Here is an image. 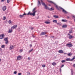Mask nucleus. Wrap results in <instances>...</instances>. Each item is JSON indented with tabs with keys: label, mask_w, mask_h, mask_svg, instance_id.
<instances>
[{
	"label": "nucleus",
	"mask_w": 75,
	"mask_h": 75,
	"mask_svg": "<svg viewBox=\"0 0 75 75\" xmlns=\"http://www.w3.org/2000/svg\"><path fill=\"white\" fill-rule=\"evenodd\" d=\"M35 12H36V11H34V12L33 13H31V12L30 11H29L28 13L27 14L26 13H24L23 14V16H35Z\"/></svg>",
	"instance_id": "nucleus-1"
},
{
	"label": "nucleus",
	"mask_w": 75,
	"mask_h": 75,
	"mask_svg": "<svg viewBox=\"0 0 75 75\" xmlns=\"http://www.w3.org/2000/svg\"><path fill=\"white\" fill-rule=\"evenodd\" d=\"M66 47H72V44L71 42H69L67 44H66Z\"/></svg>",
	"instance_id": "nucleus-2"
},
{
	"label": "nucleus",
	"mask_w": 75,
	"mask_h": 75,
	"mask_svg": "<svg viewBox=\"0 0 75 75\" xmlns=\"http://www.w3.org/2000/svg\"><path fill=\"white\" fill-rule=\"evenodd\" d=\"M4 41L6 42V44H7L8 43V38H6L4 39Z\"/></svg>",
	"instance_id": "nucleus-3"
},
{
	"label": "nucleus",
	"mask_w": 75,
	"mask_h": 75,
	"mask_svg": "<svg viewBox=\"0 0 75 75\" xmlns=\"http://www.w3.org/2000/svg\"><path fill=\"white\" fill-rule=\"evenodd\" d=\"M59 7V8H61V9H62V10H63V11H62L63 12H64V13L66 14L68 13V12H67L66 11H65V10H64V9H63L61 7Z\"/></svg>",
	"instance_id": "nucleus-4"
},
{
	"label": "nucleus",
	"mask_w": 75,
	"mask_h": 75,
	"mask_svg": "<svg viewBox=\"0 0 75 75\" xmlns=\"http://www.w3.org/2000/svg\"><path fill=\"white\" fill-rule=\"evenodd\" d=\"M47 32H44L41 33H40V35H45V34H46Z\"/></svg>",
	"instance_id": "nucleus-5"
},
{
	"label": "nucleus",
	"mask_w": 75,
	"mask_h": 75,
	"mask_svg": "<svg viewBox=\"0 0 75 75\" xmlns=\"http://www.w3.org/2000/svg\"><path fill=\"white\" fill-rule=\"evenodd\" d=\"M17 25H14L11 28V29H14V28H17Z\"/></svg>",
	"instance_id": "nucleus-6"
},
{
	"label": "nucleus",
	"mask_w": 75,
	"mask_h": 75,
	"mask_svg": "<svg viewBox=\"0 0 75 75\" xmlns=\"http://www.w3.org/2000/svg\"><path fill=\"white\" fill-rule=\"evenodd\" d=\"M4 34H2L0 35V39H3L4 38Z\"/></svg>",
	"instance_id": "nucleus-7"
},
{
	"label": "nucleus",
	"mask_w": 75,
	"mask_h": 75,
	"mask_svg": "<svg viewBox=\"0 0 75 75\" xmlns=\"http://www.w3.org/2000/svg\"><path fill=\"white\" fill-rule=\"evenodd\" d=\"M21 59V56H18L17 57V60H20V59Z\"/></svg>",
	"instance_id": "nucleus-8"
},
{
	"label": "nucleus",
	"mask_w": 75,
	"mask_h": 75,
	"mask_svg": "<svg viewBox=\"0 0 75 75\" xmlns=\"http://www.w3.org/2000/svg\"><path fill=\"white\" fill-rule=\"evenodd\" d=\"M2 10L3 11H5L6 10V6H5L2 7Z\"/></svg>",
	"instance_id": "nucleus-9"
},
{
	"label": "nucleus",
	"mask_w": 75,
	"mask_h": 75,
	"mask_svg": "<svg viewBox=\"0 0 75 75\" xmlns=\"http://www.w3.org/2000/svg\"><path fill=\"white\" fill-rule=\"evenodd\" d=\"M13 48H14V46L13 45L11 46L9 48L10 50H13Z\"/></svg>",
	"instance_id": "nucleus-10"
},
{
	"label": "nucleus",
	"mask_w": 75,
	"mask_h": 75,
	"mask_svg": "<svg viewBox=\"0 0 75 75\" xmlns=\"http://www.w3.org/2000/svg\"><path fill=\"white\" fill-rule=\"evenodd\" d=\"M41 0V3H42V5H43V6H46V5H45V4L44 3L42 2V0Z\"/></svg>",
	"instance_id": "nucleus-11"
},
{
	"label": "nucleus",
	"mask_w": 75,
	"mask_h": 75,
	"mask_svg": "<svg viewBox=\"0 0 75 75\" xmlns=\"http://www.w3.org/2000/svg\"><path fill=\"white\" fill-rule=\"evenodd\" d=\"M12 29H11V30L9 29V31H8V33H12Z\"/></svg>",
	"instance_id": "nucleus-12"
},
{
	"label": "nucleus",
	"mask_w": 75,
	"mask_h": 75,
	"mask_svg": "<svg viewBox=\"0 0 75 75\" xmlns=\"http://www.w3.org/2000/svg\"><path fill=\"white\" fill-rule=\"evenodd\" d=\"M45 9H47V10H50V8H49V7H47V5H46L45 6Z\"/></svg>",
	"instance_id": "nucleus-13"
},
{
	"label": "nucleus",
	"mask_w": 75,
	"mask_h": 75,
	"mask_svg": "<svg viewBox=\"0 0 75 75\" xmlns=\"http://www.w3.org/2000/svg\"><path fill=\"white\" fill-rule=\"evenodd\" d=\"M58 52L59 53L62 54V53H63V52H64V51H63V50H59L58 51Z\"/></svg>",
	"instance_id": "nucleus-14"
},
{
	"label": "nucleus",
	"mask_w": 75,
	"mask_h": 75,
	"mask_svg": "<svg viewBox=\"0 0 75 75\" xmlns=\"http://www.w3.org/2000/svg\"><path fill=\"white\" fill-rule=\"evenodd\" d=\"M66 61H72L71 60V59H70V58H67V59H66Z\"/></svg>",
	"instance_id": "nucleus-15"
},
{
	"label": "nucleus",
	"mask_w": 75,
	"mask_h": 75,
	"mask_svg": "<svg viewBox=\"0 0 75 75\" xmlns=\"http://www.w3.org/2000/svg\"><path fill=\"white\" fill-rule=\"evenodd\" d=\"M73 37L72 36V35H69V39H71V38H72Z\"/></svg>",
	"instance_id": "nucleus-16"
},
{
	"label": "nucleus",
	"mask_w": 75,
	"mask_h": 75,
	"mask_svg": "<svg viewBox=\"0 0 75 75\" xmlns=\"http://www.w3.org/2000/svg\"><path fill=\"white\" fill-rule=\"evenodd\" d=\"M45 23L46 24H50L51 23L50 22H48V21H45Z\"/></svg>",
	"instance_id": "nucleus-17"
},
{
	"label": "nucleus",
	"mask_w": 75,
	"mask_h": 75,
	"mask_svg": "<svg viewBox=\"0 0 75 75\" xmlns=\"http://www.w3.org/2000/svg\"><path fill=\"white\" fill-rule=\"evenodd\" d=\"M62 21L63 22H67V20L64 19H62Z\"/></svg>",
	"instance_id": "nucleus-18"
},
{
	"label": "nucleus",
	"mask_w": 75,
	"mask_h": 75,
	"mask_svg": "<svg viewBox=\"0 0 75 75\" xmlns=\"http://www.w3.org/2000/svg\"><path fill=\"white\" fill-rule=\"evenodd\" d=\"M54 17V18H58V16H57L54 15L53 16Z\"/></svg>",
	"instance_id": "nucleus-19"
},
{
	"label": "nucleus",
	"mask_w": 75,
	"mask_h": 75,
	"mask_svg": "<svg viewBox=\"0 0 75 75\" xmlns=\"http://www.w3.org/2000/svg\"><path fill=\"white\" fill-rule=\"evenodd\" d=\"M53 23H57V21L56 20H53Z\"/></svg>",
	"instance_id": "nucleus-20"
},
{
	"label": "nucleus",
	"mask_w": 75,
	"mask_h": 75,
	"mask_svg": "<svg viewBox=\"0 0 75 75\" xmlns=\"http://www.w3.org/2000/svg\"><path fill=\"white\" fill-rule=\"evenodd\" d=\"M62 28H66L67 27V25H63L62 26Z\"/></svg>",
	"instance_id": "nucleus-21"
},
{
	"label": "nucleus",
	"mask_w": 75,
	"mask_h": 75,
	"mask_svg": "<svg viewBox=\"0 0 75 75\" xmlns=\"http://www.w3.org/2000/svg\"><path fill=\"white\" fill-rule=\"evenodd\" d=\"M71 75H73V74H74V71H73V70H72V69H71Z\"/></svg>",
	"instance_id": "nucleus-22"
},
{
	"label": "nucleus",
	"mask_w": 75,
	"mask_h": 75,
	"mask_svg": "<svg viewBox=\"0 0 75 75\" xmlns=\"http://www.w3.org/2000/svg\"><path fill=\"white\" fill-rule=\"evenodd\" d=\"M35 8H34L33 10V13H34V11H35L36 12H35V13H36L37 12V11H35Z\"/></svg>",
	"instance_id": "nucleus-23"
},
{
	"label": "nucleus",
	"mask_w": 75,
	"mask_h": 75,
	"mask_svg": "<svg viewBox=\"0 0 75 75\" xmlns=\"http://www.w3.org/2000/svg\"><path fill=\"white\" fill-rule=\"evenodd\" d=\"M49 2L50 3H52L53 4H54L55 5V3L53 2L52 1H49Z\"/></svg>",
	"instance_id": "nucleus-24"
},
{
	"label": "nucleus",
	"mask_w": 75,
	"mask_h": 75,
	"mask_svg": "<svg viewBox=\"0 0 75 75\" xmlns=\"http://www.w3.org/2000/svg\"><path fill=\"white\" fill-rule=\"evenodd\" d=\"M52 65H53V66H55V65H56V63L55 62H53L52 63Z\"/></svg>",
	"instance_id": "nucleus-25"
},
{
	"label": "nucleus",
	"mask_w": 75,
	"mask_h": 75,
	"mask_svg": "<svg viewBox=\"0 0 75 75\" xmlns=\"http://www.w3.org/2000/svg\"><path fill=\"white\" fill-rule=\"evenodd\" d=\"M20 17V18H23V17H24V16H23V15H20L19 16Z\"/></svg>",
	"instance_id": "nucleus-26"
},
{
	"label": "nucleus",
	"mask_w": 75,
	"mask_h": 75,
	"mask_svg": "<svg viewBox=\"0 0 75 75\" xmlns=\"http://www.w3.org/2000/svg\"><path fill=\"white\" fill-rule=\"evenodd\" d=\"M8 23L9 24H13V23L11 22V21L10 20H9L8 21Z\"/></svg>",
	"instance_id": "nucleus-27"
},
{
	"label": "nucleus",
	"mask_w": 75,
	"mask_h": 75,
	"mask_svg": "<svg viewBox=\"0 0 75 75\" xmlns=\"http://www.w3.org/2000/svg\"><path fill=\"white\" fill-rule=\"evenodd\" d=\"M75 59V56H74V57H73L72 59H71V60L72 61V60H74V59Z\"/></svg>",
	"instance_id": "nucleus-28"
},
{
	"label": "nucleus",
	"mask_w": 75,
	"mask_h": 75,
	"mask_svg": "<svg viewBox=\"0 0 75 75\" xmlns=\"http://www.w3.org/2000/svg\"><path fill=\"white\" fill-rule=\"evenodd\" d=\"M73 32L72 31V30H71L69 31V33H70V34H71V33H72Z\"/></svg>",
	"instance_id": "nucleus-29"
},
{
	"label": "nucleus",
	"mask_w": 75,
	"mask_h": 75,
	"mask_svg": "<svg viewBox=\"0 0 75 75\" xmlns=\"http://www.w3.org/2000/svg\"><path fill=\"white\" fill-rule=\"evenodd\" d=\"M4 47H5V46L4 45H2L1 46V48H4Z\"/></svg>",
	"instance_id": "nucleus-30"
},
{
	"label": "nucleus",
	"mask_w": 75,
	"mask_h": 75,
	"mask_svg": "<svg viewBox=\"0 0 75 75\" xmlns=\"http://www.w3.org/2000/svg\"><path fill=\"white\" fill-rule=\"evenodd\" d=\"M54 10V8H51L50 9V10Z\"/></svg>",
	"instance_id": "nucleus-31"
},
{
	"label": "nucleus",
	"mask_w": 75,
	"mask_h": 75,
	"mask_svg": "<svg viewBox=\"0 0 75 75\" xmlns=\"http://www.w3.org/2000/svg\"><path fill=\"white\" fill-rule=\"evenodd\" d=\"M67 55H68V56H71V55H72V54L71 53H69L67 54Z\"/></svg>",
	"instance_id": "nucleus-32"
},
{
	"label": "nucleus",
	"mask_w": 75,
	"mask_h": 75,
	"mask_svg": "<svg viewBox=\"0 0 75 75\" xmlns=\"http://www.w3.org/2000/svg\"><path fill=\"white\" fill-rule=\"evenodd\" d=\"M61 62L62 63H64V62H65V60H62L61 61Z\"/></svg>",
	"instance_id": "nucleus-33"
},
{
	"label": "nucleus",
	"mask_w": 75,
	"mask_h": 75,
	"mask_svg": "<svg viewBox=\"0 0 75 75\" xmlns=\"http://www.w3.org/2000/svg\"><path fill=\"white\" fill-rule=\"evenodd\" d=\"M33 49H32L30 50L29 52H31V51H33Z\"/></svg>",
	"instance_id": "nucleus-34"
},
{
	"label": "nucleus",
	"mask_w": 75,
	"mask_h": 75,
	"mask_svg": "<svg viewBox=\"0 0 75 75\" xmlns=\"http://www.w3.org/2000/svg\"><path fill=\"white\" fill-rule=\"evenodd\" d=\"M27 75H30V73L28 71L27 72Z\"/></svg>",
	"instance_id": "nucleus-35"
},
{
	"label": "nucleus",
	"mask_w": 75,
	"mask_h": 75,
	"mask_svg": "<svg viewBox=\"0 0 75 75\" xmlns=\"http://www.w3.org/2000/svg\"><path fill=\"white\" fill-rule=\"evenodd\" d=\"M6 17H4L3 18V20H6Z\"/></svg>",
	"instance_id": "nucleus-36"
},
{
	"label": "nucleus",
	"mask_w": 75,
	"mask_h": 75,
	"mask_svg": "<svg viewBox=\"0 0 75 75\" xmlns=\"http://www.w3.org/2000/svg\"><path fill=\"white\" fill-rule=\"evenodd\" d=\"M13 74H15V75H16V74H17V71H14V73H13Z\"/></svg>",
	"instance_id": "nucleus-37"
},
{
	"label": "nucleus",
	"mask_w": 75,
	"mask_h": 75,
	"mask_svg": "<svg viewBox=\"0 0 75 75\" xmlns=\"http://www.w3.org/2000/svg\"><path fill=\"white\" fill-rule=\"evenodd\" d=\"M59 25H61V24L59 23H57Z\"/></svg>",
	"instance_id": "nucleus-38"
},
{
	"label": "nucleus",
	"mask_w": 75,
	"mask_h": 75,
	"mask_svg": "<svg viewBox=\"0 0 75 75\" xmlns=\"http://www.w3.org/2000/svg\"><path fill=\"white\" fill-rule=\"evenodd\" d=\"M7 2L8 3H9V2H10V0H7Z\"/></svg>",
	"instance_id": "nucleus-39"
},
{
	"label": "nucleus",
	"mask_w": 75,
	"mask_h": 75,
	"mask_svg": "<svg viewBox=\"0 0 75 75\" xmlns=\"http://www.w3.org/2000/svg\"><path fill=\"white\" fill-rule=\"evenodd\" d=\"M20 52H23V50L22 49H21L20 50Z\"/></svg>",
	"instance_id": "nucleus-40"
},
{
	"label": "nucleus",
	"mask_w": 75,
	"mask_h": 75,
	"mask_svg": "<svg viewBox=\"0 0 75 75\" xmlns=\"http://www.w3.org/2000/svg\"><path fill=\"white\" fill-rule=\"evenodd\" d=\"M42 67H43V68L45 67V66L44 65H42Z\"/></svg>",
	"instance_id": "nucleus-41"
},
{
	"label": "nucleus",
	"mask_w": 75,
	"mask_h": 75,
	"mask_svg": "<svg viewBox=\"0 0 75 75\" xmlns=\"http://www.w3.org/2000/svg\"><path fill=\"white\" fill-rule=\"evenodd\" d=\"M38 3L40 5H41V4H40V2L39 1H38Z\"/></svg>",
	"instance_id": "nucleus-42"
},
{
	"label": "nucleus",
	"mask_w": 75,
	"mask_h": 75,
	"mask_svg": "<svg viewBox=\"0 0 75 75\" xmlns=\"http://www.w3.org/2000/svg\"><path fill=\"white\" fill-rule=\"evenodd\" d=\"M21 73H19L18 74V75H21Z\"/></svg>",
	"instance_id": "nucleus-43"
},
{
	"label": "nucleus",
	"mask_w": 75,
	"mask_h": 75,
	"mask_svg": "<svg viewBox=\"0 0 75 75\" xmlns=\"http://www.w3.org/2000/svg\"><path fill=\"white\" fill-rule=\"evenodd\" d=\"M30 29H31V30H33V29H34V28H31Z\"/></svg>",
	"instance_id": "nucleus-44"
},
{
	"label": "nucleus",
	"mask_w": 75,
	"mask_h": 75,
	"mask_svg": "<svg viewBox=\"0 0 75 75\" xmlns=\"http://www.w3.org/2000/svg\"><path fill=\"white\" fill-rule=\"evenodd\" d=\"M64 66V65H63L61 67V68H62V67H63Z\"/></svg>",
	"instance_id": "nucleus-45"
},
{
	"label": "nucleus",
	"mask_w": 75,
	"mask_h": 75,
	"mask_svg": "<svg viewBox=\"0 0 75 75\" xmlns=\"http://www.w3.org/2000/svg\"><path fill=\"white\" fill-rule=\"evenodd\" d=\"M51 38H54V36H50Z\"/></svg>",
	"instance_id": "nucleus-46"
},
{
	"label": "nucleus",
	"mask_w": 75,
	"mask_h": 75,
	"mask_svg": "<svg viewBox=\"0 0 75 75\" xmlns=\"http://www.w3.org/2000/svg\"><path fill=\"white\" fill-rule=\"evenodd\" d=\"M56 8H58V6H57V5H56Z\"/></svg>",
	"instance_id": "nucleus-47"
},
{
	"label": "nucleus",
	"mask_w": 75,
	"mask_h": 75,
	"mask_svg": "<svg viewBox=\"0 0 75 75\" xmlns=\"http://www.w3.org/2000/svg\"><path fill=\"white\" fill-rule=\"evenodd\" d=\"M2 51V49L1 48H0V51Z\"/></svg>",
	"instance_id": "nucleus-48"
},
{
	"label": "nucleus",
	"mask_w": 75,
	"mask_h": 75,
	"mask_svg": "<svg viewBox=\"0 0 75 75\" xmlns=\"http://www.w3.org/2000/svg\"><path fill=\"white\" fill-rule=\"evenodd\" d=\"M28 59L29 60H30L31 59V58L30 57H28Z\"/></svg>",
	"instance_id": "nucleus-49"
},
{
	"label": "nucleus",
	"mask_w": 75,
	"mask_h": 75,
	"mask_svg": "<svg viewBox=\"0 0 75 75\" xmlns=\"http://www.w3.org/2000/svg\"><path fill=\"white\" fill-rule=\"evenodd\" d=\"M4 1V0H1V1L2 2H3V1Z\"/></svg>",
	"instance_id": "nucleus-50"
},
{
	"label": "nucleus",
	"mask_w": 75,
	"mask_h": 75,
	"mask_svg": "<svg viewBox=\"0 0 75 75\" xmlns=\"http://www.w3.org/2000/svg\"><path fill=\"white\" fill-rule=\"evenodd\" d=\"M73 67H75V64H74L73 65Z\"/></svg>",
	"instance_id": "nucleus-51"
},
{
	"label": "nucleus",
	"mask_w": 75,
	"mask_h": 75,
	"mask_svg": "<svg viewBox=\"0 0 75 75\" xmlns=\"http://www.w3.org/2000/svg\"><path fill=\"white\" fill-rule=\"evenodd\" d=\"M30 47H32V45H30Z\"/></svg>",
	"instance_id": "nucleus-52"
},
{
	"label": "nucleus",
	"mask_w": 75,
	"mask_h": 75,
	"mask_svg": "<svg viewBox=\"0 0 75 75\" xmlns=\"http://www.w3.org/2000/svg\"><path fill=\"white\" fill-rule=\"evenodd\" d=\"M60 72H61V69H60Z\"/></svg>",
	"instance_id": "nucleus-53"
},
{
	"label": "nucleus",
	"mask_w": 75,
	"mask_h": 75,
	"mask_svg": "<svg viewBox=\"0 0 75 75\" xmlns=\"http://www.w3.org/2000/svg\"><path fill=\"white\" fill-rule=\"evenodd\" d=\"M37 18V19H38V17H37V18Z\"/></svg>",
	"instance_id": "nucleus-54"
},
{
	"label": "nucleus",
	"mask_w": 75,
	"mask_h": 75,
	"mask_svg": "<svg viewBox=\"0 0 75 75\" xmlns=\"http://www.w3.org/2000/svg\"><path fill=\"white\" fill-rule=\"evenodd\" d=\"M48 36L47 35H45V37H47Z\"/></svg>",
	"instance_id": "nucleus-55"
},
{
	"label": "nucleus",
	"mask_w": 75,
	"mask_h": 75,
	"mask_svg": "<svg viewBox=\"0 0 75 75\" xmlns=\"http://www.w3.org/2000/svg\"><path fill=\"white\" fill-rule=\"evenodd\" d=\"M1 62V59H0V62Z\"/></svg>",
	"instance_id": "nucleus-56"
},
{
	"label": "nucleus",
	"mask_w": 75,
	"mask_h": 75,
	"mask_svg": "<svg viewBox=\"0 0 75 75\" xmlns=\"http://www.w3.org/2000/svg\"><path fill=\"white\" fill-rule=\"evenodd\" d=\"M73 17H75V16H73Z\"/></svg>",
	"instance_id": "nucleus-57"
},
{
	"label": "nucleus",
	"mask_w": 75,
	"mask_h": 75,
	"mask_svg": "<svg viewBox=\"0 0 75 75\" xmlns=\"http://www.w3.org/2000/svg\"><path fill=\"white\" fill-rule=\"evenodd\" d=\"M49 6H51L50 5H49Z\"/></svg>",
	"instance_id": "nucleus-58"
},
{
	"label": "nucleus",
	"mask_w": 75,
	"mask_h": 75,
	"mask_svg": "<svg viewBox=\"0 0 75 75\" xmlns=\"http://www.w3.org/2000/svg\"><path fill=\"white\" fill-rule=\"evenodd\" d=\"M68 18H69V17H68Z\"/></svg>",
	"instance_id": "nucleus-59"
},
{
	"label": "nucleus",
	"mask_w": 75,
	"mask_h": 75,
	"mask_svg": "<svg viewBox=\"0 0 75 75\" xmlns=\"http://www.w3.org/2000/svg\"><path fill=\"white\" fill-rule=\"evenodd\" d=\"M64 54H66V53H64Z\"/></svg>",
	"instance_id": "nucleus-60"
},
{
	"label": "nucleus",
	"mask_w": 75,
	"mask_h": 75,
	"mask_svg": "<svg viewBox=\"0 0 75 75\" xmlns=\"http://www.w3.org/2000/svg\"><path fill=\"white\" fill-rule=\"evenodd\" d=\"M68 35H69V34H68Z\"/></svg>",
	"instance_id": "nucleus-61"
}]
</instances>
